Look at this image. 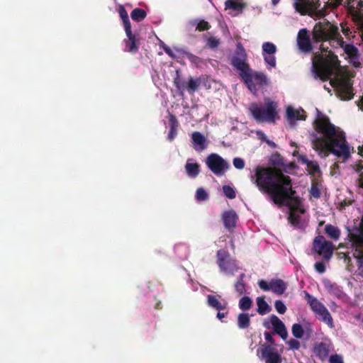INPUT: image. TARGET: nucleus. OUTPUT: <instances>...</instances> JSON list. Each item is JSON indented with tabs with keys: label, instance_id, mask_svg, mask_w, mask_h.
<instances>
[{
	"label": "nucleus",
	"instance_id": "obj_1",
	"mask_svg": "<svg viewBox=\"0 0 363 363\" xmlns=\"http://www.w3.org/2000/svg\"><path fill=\"white\" fill-rule=\"evenodd\" d=\"M259 190L269 194L272 201L279 207L285 206L290 211H298L301 214L306 210L301 208L302 202L296 196V191L292 188L289 176L284 174L280 170L271 167H257L255 181Z\"/></svg>",
	"mask_w": 363,
	"mask_h": 363
},
{
	"label": "nucleus",
	"instance_id": "obj_2",
	"mask_svg": "<svg viewBox=\"0 0 363 363\" xmlns=\"http://www.w3.org/2000/svg\"><path fill=\"white\" fill-rule=\"evenodd\" d=\"M313 125L316 133H312L313 148L316 151H327L337 157L347 160L350 157L349 145L345 133L330 121V118L318 110Z\"/></svg>",
	"mask_w": 363,
	"mask_h": 363
},
{
	"label": "nucleus",
	"instance_id": "obj_3",
	"mask_svg": "<svg viewBox=\"0 0 363 363\" xmlns=\"http://www.w3.org/2000/svg\"><path fill=\"white\" fill-rule=\"evenodd\" d=\"M320 52L314 54L313 65L315 74L323 82L328 81L334 73V70L339 66L337 56L325 47L323 44L320 46Z\"/></svg>",
	"mask_w": 363,
	"mask_h": 363
},
{
	"label": "nucleus",
	"instance_id": "obj_4",
	"mask_svg": "<svg viewBox=\"0 0 363 363\" xmlns=\"http://www.w3.org/2000/svg\"><path fill=\"white\" fill-rule=\"evenodd\" d=\"M247 55L245 50L240 43L236 45V50L231 58V65L240 71V76L247 86V88L255 93L257 91V86L252 82V69L247 62Z\"/></svg>",
	"mask_w": 363,
	"mask_h": 363
},
{
	"label": "nucleus",
	"instance_id": "obj_5",
	"mask_svg": "<svg viewBox=\"0 0 363 363\" xmlns=\"http://www.w3.org/2000/svg\"><path fill=\"white\" fill-rule=\"evenodd\" d=\"M249 111L258 123H274L278 118L277 104L270 98L264 99V106L256 102L250 104Z\"/></svg>",
	"mask_w": 363,
	"mask_h": 363
},
{
	"label": "nucleus",
	"instance_id": "obj_6",
	"mask_svg": "<svg viewBox=\"0 0 363 363\" xmlns=\"http://www.w3.org/2000/svg\"><path fill=\"white\" fill-rule=\"evenodd\" d=\"M341 37L337 26L326 20L315 23L312 30V39L315 43L337 42Z\"/></svg>",
	"mask_w": 363,
	"mask_h": 363
},
{
	"label": "nucleus",
	"instance_id": "obj_7",
	"mask_svg": "<svg viewBox=\"0 0 363 363\" xmlns=\"http://www.w3.org/2000/svg\"><path fill=\"white\" fill-rule=\"evenodd\" d=\"M319 0H295L294 8L301 16H309L312 18H323L326 16V7L319 9Z\"/></svg>",
	"mask_w": 363,
	"mask_h": 363
},
{
	"label": "nucleus",
	"instance_id": "obj_8",
	"mask_svg": "<svg viewBox=\"0 0 363 363\" xmlns=\"http://www.w3.org/2000/svg\"><path fill=\"white\" fill-rule=\"evenodd\" d=\"M330 85L335 89L337 95L341 100H350L354 94L352 88V81L347 77L332 79L330 81Z\"/></svg>",
	"mask_w": 363,
	"mask_h": 363
},
{
	"label": "nucleus",
	"instance_id": "obj_9",
	"mask_svg": "<svg viewBox=\"0 0 363 363\" xmlns=\"http://www.w3.org/2000/svg\"><path fill=\"white\" fill-rule=\"evenodd\" d=\"M334 245L325 240L324 236L318 235L313 242V251L323 259L329 261L333 256Z\"/></svg>",
	"mask_w": 363,
	"mask_h": 363
},
{
	"label": "nucleus",
	"instance_id": "obj_10",
	"mask_svg": "<svg viewBox=\"0 0 363 363\" xmlns=\"http://www.w3.org/2000/svg\"><path fill=\"white\" fill-rule=\"evenodd\" d=\"M208 168L216 176H222L229 168L228 163L219 155L211 153L206 159Z\"/></svg>",
	"mask_w": 363,
	"mask_h": 363
},
{
	"label": "nucleus",
	"instance_id": "obj_11",
	"mask_svg": "<svg viewBox=\"0 0 363 363\" xmlns=\"http://www.w3.org/2000/svg\"><path fill=\"white\" fill-rule=\"evenodd\" d=\"M257 355L265 363H281L282 362L281 356L275 347L267 343L261 345L257 350Z\"/></svg>",
	"mask_w": 363,
	"mask_h": 363
},
{
	"label": "nucleus",
	"instance_id": "obj_12",
	"mask_svg": "<svg viewBox=\"0 0 363 363\" xmlns=\"http://www.w3.org/2000/svg\"><path fill=\"white\" fill-rule=\"evenodd\" d=\"M217 264L222 272L225 273H233L237 269L235 260L230 258V253L224 250L220 249L217 251Z\"/></svg>",
	"mask_w": 363,
	"mask_h": 363
},
{
	"label": "nucleus",
	"instance_id": "obj_13",
	"mask_svg": "<svg viewBox=\"0 0 363 363\" xmlns=\"http://www.w3.org/2000/svg\"><path fill=\"white\" fill-rule=\"evenodd\" d=\"M259 288L264 291L271 290L277 295H282L286 290V284L280 279H272L269 282L261 279L258 281Z\"/></svg>",
	"mask_w": 363,
	"mask_h": 363
},
{
	"label": "nucleus",
	"instance_id": "obj_14",
	"mask_svg": "<svg viewBox=\"0 0 363 363\" xmlns=\"http://www.w3.org/2000/svg\"><path fill=\"white\" fill-rule=\"evenodd\" d=\"M127 38L124 39L125 50L130 53H136L139 49V35L133 33L131 28L125 30Z\"/></svg>",
	"mask_w": 363,
	"mask_h": 363
},
{
	"label": "nucleus",
	"instance_id": "obj_15",
	"mask_svg": "<svg viewBox=\"0 0 363 363\" xmlns=\"http://www.w3.org/2000/svg\"><path fill=\"white\" fill-rule=\"evenodd\" d=\"M352 252V256L356 259L357 271L356 275L363 277V247L359 246L354 242H349Z\"/></svg>",
	"mask_w": 363,
	"mask_h": 363
},
{
	"label": "nucleus",
	"instance_id": "obj_16",
	"mask_svg": "<svg viewBox=\"0 0 363 363\" xmlns=\"http://www.w3.org/2000/svg\"><path fill=\"white\" fill-rule=\"evenodd\" d=\"M297 45L298 48L303 52H310L312 49V43L306 28L301 29L297 35Z\"/></svg>",
	"mask_w": 363,
	"mask_h": 363
},
{
	"label": "nucleus",
	"instance_id": "obj_17",
	"mask_svg": "<svg viewBox=\"0 0 363 363\" xmlns=\"http://www.w3.org/2000/svg\"><path fill=\"white\" fill-rule=\"evenodd\" d=\"M333 350V345L330 342H315L313 347V353L315 357L321 361L325 360Z\"/></svg>",
	"mask_w": 363,
	"mask_h": 363
},
{
	"label": "nucleus",
	"instance_id": "obj_18",
	"mask_svg": "<svg viewBox=\"0 0 363 363\" xmlns=\"http://www.w3.org/2000/svg\"><path fill=\"white\" fill-rule=\"evenodd\" d=\"M225 228L230 232L233 231L236 227L238 216L236 212L231 209L224 211L221 216Z\"/></svg>",
	"mask_w": 363,
	"mask_h": 363
},
{
	"label": "nucleus",
	"instance_id": "obj_19",
	"mask_svg": "<svg viewBox=\"0 0 363 363\" xmlns=\"http://www.w3.org/2000/svg\"><path fill=\"white\" fill-rule=\"evenodd\" d=\"M337 45L344 50L345 54L352 60H357L359 58L358 49L352 44H345L342 37L339 38Z\"/></svg>",
	"mask_w": 363,
	"mask_h": 363
},
{
	"label": "nucleus",
	"instance_id": "obj_20",
	"mask_svg": "<svg viewBox=\"0 0 363 363\" xmlns=\"http://www.w3.org/2000/svg\"><path fill=\"white\" fill-rule=\"evenodd\" d=\"M270 320L274 333L278 334L283 340L286 339L288 333L283 322L275 315H271Z\"/></svg>",
	"mask_w": 363,
	"mask_h": 363
},
{
	"label": "nucleus",
	"instance_id": "obj_21",
	"mask_svg": "<svg viewBox=\"0 0 363 363\" xmlns=\"http://www.w3.org/2000/svg\"><path fill=\"white\" fill-rule=\"evenodd\" d=\"M325 287L330 294L336 298L342 301L347 299V294L343 291L342 288L337 284L328 281L325 284Z\"/></svg>",
	"mask_w": 363,
	"mask_h": 363
},
{
	"label": "nucleus",
	"instance_id": "obj_22",
	"mask_svg": "<svg viewBox=\"0 0 363 363\" xmlns=\"http://www.w3.org/2000/svg\"><path fill=\"white\" fill-rule=\"evenodd\" d=\"M347 240L363 247V230L359 228L348 229Z\"/></svg>",
	"mask_w": 363,
	"mask_h": 363
},
{
	"label": "nucleus",
	"instance_id": "obj_23",
	"mask_svg": "<svg viewBox=\"0 0 363 363\" xmlns=\"http://www.w3.org/2000/svg\"><path fill=\"white\" fill-rule=\"evenodd\" d=\"M191 139L196 150H203L206 148L207 140L200 132H194L191 135Z\"/></svg>",
	"mask_w": 363,
	"mask_h": 363
},
{
	"label": "nucleus",
	"instance_id": "obj_24",
	"mask_svg": "<svg viewBox=\"0 0 363 363\" xmlns=\"http://www.w3.org/2000/svg\"><path fill=\"white\" fill-rule=\"evenodd\" d=\"M169 131L167 135V140L172 142L177 135V130L179 125L177 117L173 114L169 116Z\"/></svg>",
	"mask_w": 363,
	"mask_h": 363
},
{
	"label": "nucleus",
	"instance_id": "obj_25",
	"mask_svg": "<svg viewBox=\"0 0 363 363\" xmlns=\"http://www.w3.org/2000/svg\"><path fill=\"white\" fill-rule=\"evenodd\" d=\"M192 159H188L185 164L186 174L191 178H196L200 173V164L192 162Z\"/></svg>",
	"mask_w": 363,
	"mask_h": 363
},
{
	"label": "nucleus",
	"instance_id": "obj_26",
	"mask_svg": "<svg viewBox=\"0 0 363 363\" xmlns=\"http://www.w3.org/2000/svg\"><path fill=\"white\" fill-rule=\"evenodd\" d=\"M286 116L289 121L306 120V115L303 109L296 110L291 106L286 108Z\"/></svg>",
	"mask_w": 363,
	"mask_h": 363
},
{
	"label": "nucleus",
	"instance_id": "obj_27",
	"mask_svg": "<svg viewBox=\"0 0 363 363\" xmlns=\"http://www.w3.org/2000/svg\"><path fill=\"white\" fill-rule=\"evenodd\" d=\"M207 303L210 307L217 311L225 310L227 306V303L224 300L220 301L216 296L213 295L207 296Z\"/></svg>",
	"mask_w": 363,
	"mask_h": 363
},
{
	"label": "nucleus",
	"instance_id": "obj_28",
	"mask_svg": "<svg viewBox=\"0 0 363 363\" xmlns=\"http://www.w3.org/2000/svg\"><path fill=\"white\" fill-rule=\"evenodd\" d=\"M299 160L302 164L306 165L307 170L310 174L315 175L320 172V167L317 162L311 161L308 160L305 156H301Z\"/></svg>",
	"mask_w": 363,
	"mask_h": 363
},
{
	"label": "nucleus",
	"instance_id": "obj_29",
	"mask_svg": "<svg viewBox=\"0 0 363 363\" xmlns=\"http://www.w3.org/2000/svg\"><path fill=\"white\" fill-rule=\"evenodd\" d=\"M202 83L201 77L194 79L190 77L188 82L185 84V90H186L190 94H194L198 88Z\"/></svg>",
	"mask_w": 363,
	"mask_h": 363
},
{
	"label": "nucleus",
	"instance_id": "obj_30",
	"mask_svg": "<svg viewBox=\"0 0 363 363\" xmlns=\"http://www.w3.org/2000/svg\"><path fill=\"white\" fill-rule=\"evenodd\" d=\"M315 314L321 321L327 324L330 328H334L333 319L326 307H324Z\"/></svg>",
	"mask_w": 363,
	"mask_h": 363
},
{
	"label": "nucleus",
	"instance_id": "obj_31",
	"mask_svg": "<svg viewBox=\"0 0 363 363\" xmlns=\"http://www.w3.org/2000/svg\"><path fill=\"white\" fill-rule=\"evenodd\" d=\"M298 211H290L288 216L289 223L295 228H302L303 224L301 216L297 213Z\"/></svg>",
	"mask_w": 363,
	"mask_h": 363
},
{
	"label": "nucleus",
	"instance_id": "obj_32",
	"mask_svg": "<svg viewBox=\"0 0 363 363\" xmlns=\"http://www.w3.org/2000/svg\"><path fill=\"white\" fill-rule=\"evenodd\" d=\"M306 297L308 298V303H309L311 310L315 313L325 307L323 303L319 301L316 298L310 295L308 293H306Z\"/></svg>",
	"mask_w": 363,
	"mask_h": 363
},
{
	"label": "nucleus",
	"instance_id": "obj_33",
	"mask_svg": "<svg viewBox=\"0 0 363 363\" xmlns=\"http://www.w3.org/2000/svg\"><path fill=\"white\" fill-rule=\"evenodd\" d=\"M325 233L330 238L334 240H337L340 236V229L331 224H328L325 225Z\"/></svg>",
	"mask_w": 363,
	"mask_h": 363
},
{
	"label": "nucleus",
	"instance_id": "obj_34",
	"mask_svg": "<svg viewBox=\"0 0 363 363\" xmlns=\"http://www.w3.org/2000/svg\"><path fill=\"white\" fill-rule=\"evenodd\" d=\"M246 7V4L240 1H237L235 0H227L225 2V9H232L234 11H238L240 13L242 12V10Z\"/></svg>",
	"mask_w": 363,
	"mask_h": 363
},
{
	"label": "nucleus",
	"instance_id": "obj_35",
	"mask_svg": "<svg viewBox=\"0 0 363 363\" xmlns=\"http://www.w3.org/2000/svg\"><path fill=\"white\" fill-rule=\"evenodd\" d=\"M257 313L259 315H265L267 313L271 311V307L265 301L263 297H257Z\"/></svg>",
	"mask_w": 363,
	"mask_h": 363
},
{
	"label": "nucleus",
	"instance_id": "obj_36",
	"mask_svg": "<svg viewBox=\"0 0 363 363\" xmlns=\"http://www.w3.org/2000/svg\"><path fill=\"white\" fill-rule=\"evenodd\" d=\"M252 82L256 86L257 84L259 86H266L268 84V80L267 76L262 72H255L254 73L252 72Z\"/></svg>",
	"mask_w": 363,
	"mask_h": 363
},
{
	"label": "nucleus",
	"instance_id": "obj_37",
	"mask_svg": "<svg viewBox=\"0 0 363 363\" xmlns=\"http://www.w3.org/2000/svg\"><path fill=\"white\" fill-rule=\"evenodd\" d=\"M352 20L357 26V28L362 32L363 40V11H354Z\"/></svg>",
	"mask_w": 363,
	"mask_h": 363
},
{
	"label": "nucleus",
	"instance_id": "obj_38",
	"mask_svg": "<svg viewBox=\"0 0 363 363\" xmlns=\"http://www.w3.org/2000/svg\"><path fill=\"white\" fill-rule=\"evenodd\" d=\"M183 55L186 58H187L189 60V62L192 65H195L196 67H200L202 64H204L205 62V60L203 59L192 54L191 52L184 51L183 52Z\"/></svg>",
	"mask_w": 363,
	"mask_h": 363
},
{
	"label": "nucleus",
	"instance_id": "obj_39",
	"mask_svg": "<svg viewBox=\"0 0 363 363\" xmlns=\"http://www.w3.org/2000/svg\"><path fill=\"white\" fill-rule=\"evenodd\" d=\"M250 319L247 313H242L238 316V326L240 329H246L250 326Z\"/></svg>",
	"mask_w": 363,
	"mask_h": 363
},
{
	"label": "nucleus",
	"instance_id": "obj_40",
	"mask_svg": "<svg viewBox=\"0 0 363 363\" xmlns=\"http://www.w3.org/2000/svg\"><path fill=\"white\" fill-rule=\"evenodd\" d=\"M118 13L123 21L124 30L131 28L128 12L123 6L121 5L118 8Z\"/></svg>",
	"mask_w": 363,
	"mask_h": 363
},
{
	"label": "nucleus",
	"instance_id": "obj_41",
	"mask_svg": "<svg viewBox=\"0 0 363 363\" xmlns=\"http://www.w3.org/2000/svg\"><path fill=\"white\" fill-rule=\"evenodd\" d=\"M146 16V11L140 8L133 9L130 13L131 18L136 22L142 21Z\"/></svg>",
	"mask_w": 363,
	"mask_h": 363
},
{
	"label": "nucleus",
	"instance_id": "obj_42",
	"mask_svg": "<svg viewBox=\"0 0 363 363\" xmlns=\"http://www.w3.org/2000/svg\"><path fill=\"white\" fill-rule=\"evenodd\" d=\"M245 277V274L244 273L241 274L238 281L235 284V289L239 294V295H242L246 291L245 284L244 283Z\"/></svg>",
	"mask_w": 363,
	"mask_h": 363
},
{
	"label": "nucleus",
	"instance_id": "obj_43",
	"mask_svg": "<svg viewBox=\"0 0 363 363\" xmlns=\"http://www.w3.org/2000/svg\"><path fill=\"white\" fill-rule=\"evenodd\" d=\"M262 55L264 54H275L277 49L276 45L271 42H265L262 44Z\"/></svg>",
	"mask_w": 363,
	"mask_h": 363
},
{
	"label": "nucleus",
	"instance_id": "obj_44",
	"mask_svg": "<svg viewBox=\"0 0 363 363\" xmlns=\"http://www.w3.org/2000/svg\"><path fill=\"white\" fill-rule=\"evenodd\" d=\"M252 304V301L249 296H243L239 301V308L242 311L249 310Z\"/></svg>",
	"mask_w": 363,
	"mask_h": 363
},
{
	"label": "nucleus",
	"instance_id": "obj_45",
	"mask_svg": "<svg viewBox=\"0 0 363 363\" xmlns=\"http://www.w3.org/2000/svg\"><path fill=\"white\" fill-rule=\"evenodd\" d=\"M275 54H264L262 55L264 57V62L267 65V68L269 69H271L272 68H274L276 67L277 62H276V57Z\"/></svg>",
	"mask_w": 363,
	"mask_h": 363
},
{
	"label": "nucleus",
	"instance_id": "obj_46",
	"mask_svg": "<svg viewBox=\"0 0 363 363\" xmlns=\"http://www.w3.org/2000/svg\"><path fill=\"white\" fill-rule=\"evenodd\" d=\"M348 4L350 6V11L352 16L354 11H363L362 9V8L363 7V1L361 0H359L357 2L356 0H350Z\"/></svg>",
	"mask_w": 363,
	"mask_h": 363
},
{
	"label": "nucleus",
	"instance_id": "obj_47",
	"mask_svg": "<svg viewBox=\"0 0 363 363\" xmlns=\"http://www.w3.org/2000/svg\"><path fill=\"white\" fill-rule=\"evenodd\" d=\"M291 330H292V334L295 337L299 338V339L303 337L304 330L303 329V327L300 324H298V323L294 324L292 325Z\"/></svg>",
	"mask_w": 363,
	"mask_h": 363
},
{
	"label": "nucleus",
	"instance_id": "obj_48",
	"mask_svg": "<svg viewBox=\"0 0 363 363\" xmlns=\"http://www.w3.org/2000/svg\"><path fill=\"white\" fill-rule=\"evenodd\" d=\"M185 84H186V82L182 81L179 74H177V77L174 79V84L176 86L177 91L180 94H183V92L185 90Z\"/></svg>",
	"mask_w": 363,
	"mask_h": 363
},
{
	"label": "nucleus",
	"instance_id": "obj_49",
	"mask_svg": "<svg viewBox=\"0 0 363 363\" xmlns=\"http://www.w3.org/2000/svg\"><path fill=\"white\" fill-rule=\"evenodd\" d=\"M195 197L199 201H206L209 198L208 193L201 187L197 189Z\"/></svg>",
	"mask_w": 363,
	"mask_h": 363
},
{
	"label": "nucleus",
	"instance_id": "obj_50",
	"mask_svg": "<svg viewBox=\"0 0 363 363\" xmlns=\"http://www.w3.org/2000/svg\"><path fill=\"white\" fill-rule=\"evenodd\" d=\"M220 40L216 37L211 36L207 39L206 45L211 49H215L218 47Z\"/></svg>",
	"mask_w": 363,
	"mask_h": 363
},
{
	"label": "nucleus",
	"instance_id": "obj_51",
	"mask_svg": "<svg viewBox=\"0 0 363 363\" xmlns=\"http://www.w3.org/2000/svg\"><path fill=\"white\" fill-rule=\"evenodd\" d=\"M223 191L225 196L230 199H233L236 196L235 190L229 185H224L223 186Z\"/></svg>",
	"mask_w": 363,
	"mask_h": 363
},
{
	"label": "nucleus",
	"instance_id": "obj_52",
	"mask_svg": "<svg viewBox=\"0 0 363 363\" xmlns=\"http://www.w3.org/2000/svg\"><path fill=\"white\" fill-rule=\"evenodd\" d=\"M211 28V25L205 20H200L196 26V30L199 31L208 30Z\"/></svg>",
	"mask_w": 363,
	"mask_h": 363
},
{
	"label": "nucleus",
	"instance_id": "obj_53",
	"mask_svg": "<svg viewBox=\"0 0 363 363\" xmlns=\"http://www.w3.org/2000/svg\"><path fill=\"white\" fill-rule=\"evenodd\" d=\"M274 307H275V309L276 311L280 313V314H284L286 313V306L284 305V303H283V301H280V300H277L274 303Z\"/></svg>",
	"mask_w": 363,
	"mask_h": 363
},
{
	"label": "nucleus",
	"instance_id": "obj_54",
	"mask_svg": "<svg viewBox=\"0 0 363 363\" xmlns=\"http://www.w3.org/2000/svg\"><path fill=\"white\" fill-rule=\"evenodd\" d=\"M233 164L236 169H242L245 167V161L240 157H235Z\"/></svg>",
	"mask_w": 363,
	"mask_h": 363
},
{
	"label": "nucleus",
	"instance_id": "obj_55",
	"mask_svg": "<svg viewBox=\"0 0 363 363\" xmlns=\"http://www.w3.org/2000/svg\"><path fill=\"white\" fill-rule=\"evenodd\" d=\"M359 177L357 180V185L358 187L363 189V165L358 167Z\"/></svg>",
	"mask_w": 363,
	"mask_h": 363
},
{
	"label": "nucleus",
	"instance_id": "obj_56",
	"mask_svg": "<svg viewBox=\"0 0 363 363\" xmlns=\"http://www.w3.org/2000/svg\"><path fill=\"white\" fill-rule=\"evenodd\" d=\"M287 344L289 345V347L294 350H298L301 346L300 342L296 339H290L287 342Z\"/></svg>",
	"mask_w": 363,
	"mask_h": 363
},
{
	"label": "nucleus",
	"instance_id": "obj_57",
	"mask_svg": "<svg viewBox=\"0 0 363 363\" xmlns=\"http://www.w3.org/2000/svg\"><path fill=\"white\" fill-rule=\"evenodd\" d=\"M315 269L319 274H323L325 272V265L323 262H317L314 264Z\"/></svg>",
	"mask_w": 363,
	"mask_h": 363
},
{
	"label": "nucleus",
	"instance_id": "obj_58",
	"mask_svg": "<svg viewBox=\"0 0 363 363\" xmlns=\"http://www.w3.org/2000/svg\"><path fill=\"white\" fill-rule=\"evenodd\" d=\"M330 363H344L342 357L340 354H333L329 358Z\"/></svg>",
	"mask_w": 363,
	"mask_h": 363
},
{
	"label": "nucleus",
	"instance_id": "obj_59",
	"mask_svg": "<svg viewBox=\"0 0 363 363\" xmlns=\"http://www.w3.org/2000/svg\"><path fill=\"white\" fill-rule=\"evenodd\" d=\"M310 193L311 196L315 199H319L320 197V191L316 186L313 185L311 186Z\"/></svg>",
	"mask_w": 363,
	"mask_h": 363
},
{
	"label": "nucleus",
	"instance_id": "obj_60",
	"mask_svg": "<svg viewBox=\"0 0 363 363\" xmlns=\"http://www.w3.org/2000/svg\"><path fill=\"white\" fill-rule=\"evenodd\" d=\"M265 340L269 342L268 345H272L274 347H275V340L273 338L272 335L273 334L269 332H265L264 333Z\"/></svg>",
	"mask_w": 363,
	"mask_h": 363
},
{
	"label": "nucleus",
	"instance_id": "obj_61",
	"mask_svg": "<svg viewBox=\"0 0 363 363\" xmlns=\"http://www.w3.org/2000/svg\"><path fill=\"white\" fill-rule=\"evenodd\" d=\"M202 78V83L201 84L207 89H209L211 88V80L210 79V78L208 77H201Z\"/></svg>",
	"mask_w": 363,
	"mask_h": 363
},
{
	"label": "nucleus",
	"instance_id": "obj_62",
	"mask_svg": "<svg viewBox=\"0 0 363 363\" xmlns=\"http://www.w3.org/2000/svg\"><path fill=\"white\" fill-rule=\"evenodd\" d=\"M340 26H341V28H342V33L344 34L345 36L348 38L350 35V34L352 33L350 28L346 26L343 23H341Z\"/></svg>",
	"mask_w": 363,
	"mask_h": 363
},
{
	"label": "nucleus",
	"instance_id": "obj_63",
	"mask_svg": "<svg viewBox=\"0 0 363 363\" xmlns=\"http://www.w3.org/2000/svg\"><path fill=\"white\" fill-rule=\"evenodd\" d=\"M344 262L349 266L351 264L352 259L351 257L347 253H342V257Z\"/></svg>",
	"mask_w": 363,
	"mask_h": 363
},
{
	"label": "nucleus",
	"instance_id": "obj_64",
	"mask_svg": "<svg viewBox=\"0 0 363 363\" xmlns=\"http://www.w3.org/2000/svg\"><path fill=\"white\" fill-rule=\"evenodd\" d=\"M358 106L359 108L363 111V96L359 99Z\"/></svg>",
	"mask_w": 363,
	"mask_h": 363
}]
</instances>
